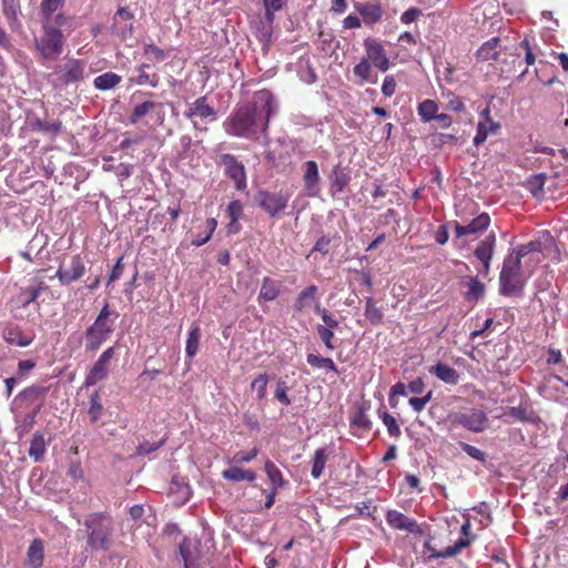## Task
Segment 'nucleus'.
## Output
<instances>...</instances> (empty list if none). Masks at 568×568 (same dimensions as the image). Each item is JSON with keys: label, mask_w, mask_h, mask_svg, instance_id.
<instances>
[{"label": "nucleus", "mask_w": 568, "mask_h": 568, "mask_svg": "<svg viewBox=\"0 0 568 568\" xmlns=\"http://www.w3.org/2000/svg\"><path fill=\"white\" fill-rule=\"evenodd\" d=\"M277 105L270 90L255 93L254 102L239 105L224 121L223 126L229 135L254 138L258 132L267 135L270 120L276 113Z\"/></svg>", "instance_id": "f257e3e1"}, {"label": "nucleus", "mask_w": 568, "mask_h": 568, "mask_svg": "<svg viewBox=\"0 0 568 568\" xmlns=\"http://www.w3.org/2000/svg\"><path fill=\"white\" fill-rule=\"evenodd\" d=\"M75 28L74 19L64 12L42 17V34L34 40L37 51L44 60H55L64 48L65 37L62 29L71 32Z\"/></svg>", "instance_id": "f03ea898"}, {"label": "nucleus", "mask_w": 568, "mask_h": 568, "mask_svg": "<svg viewBox=\"0 0 568 568\" xmlns=\"http://www.w3.org/2000/svg\"><path fill=\"white\" fill-rule=\"evenodd\" d=\"M119 313L112 311L109 303L105 302L93 324L84 333L85 349L88 352L98 351L110 338L115 329Z\"/></svg>", "instance_id": "7ed1b4c3"}, {"label": "nucleus", "mask_w": 568, "mask_h": 568, "mask_svg": "<svg viewBox=\"0 0 568 568\" xmlns=\"http://www.w3.org/2000/svg\"><path fill=\"white\" fill-rule=\"evenodd\" d=\"M85 67L87 62L84 60L67 58L54 65L53 71L48 75V80L55 89L68 87L84 79Z\"/></svg>", "instance_id": "20e7f679"}, {"label": "nucleus", "mask_w": 568, "mask_h": 568, "mask_svg": "<svg viewBox=\"0 0 568 568\" xmlns=\"http://www.w3.org/2000/svg\"><path fill=\"white\" fill-rule=\"evenodd\" d=\"M499 292L501 295L511 296L520 294L524 287L521 275V261L509 253L503 263L499 275Z\"/></svg>", "instance_id": "39448f33"}, {"label": "nucleus", "mask_w": 568, "mask_h": 568, "mask_svg": "<svg viewBox=\"0 0 568 568\" xmlns=\"http://www.w3.org/2000/svg\"><path fill=\"white\" fill-rule=\"evenodd\" d=\"M88 528V546L92 550H108L111 545V520L102 514H94L84 521Z\"/></svg>", "instance_id": "423d86ee"}, {"label": "nucleus", "mask_w": 568, "mask_h": 568, "mask_svg": "<svg viewBox=\"0 0 568 568\" xmlns=\"http://www.w3.org/2000/svg\"><path fill=\"white\" fill-rule=\"evenodd\" d=\"M452 426H462L465 429L479 434L489 426V418L485 410L477 407L466 408L462 412L452 413L448 416Z\"/></svg>", "instance_id": "0eeeda50"}, {"label": "nucleus", "mask_w": 568, "mask_h": 568, "mask_svg": "<svg viewBox=\"0 0 568 568\" xmlns=\"http://www.w3.org/2000/svg\"><path fill=\"white\" fill-rule=\"evenodd\" d=\"M258 206L270 216L276 217L281 215L288 205L290 194L280 192H271L260 190L255 195Z\"/></svg>", "instance_id": "6e6552de"}, {"label": "nucleus", "mask_w": 568, "mask_h": 568, "mask_svg": "<svg viewBox=\"0 0 568 568\" xmlns=\"http://www.w3.org/2000/svg\"><path fill=\"white\" fill-rule=\"evenodd\" d=\"M216 163L224 168V174L234 182L236 190L244 191L246 189V171L242 162L237 158L230 153H223L220 155Z\"/></svg>", "instance_id": "1a4fd4ad"}, {"label": "nucleus", "mask_w": 568, "mask_h": 568, "mask_svg": "<svg viewBox=\"0 0 568 568\" xmlns=\"http://www.w3.org/2000/svg\"><path fill=\"white\" fill-rule=\"evenodd\" d=\"M115 355V347H108L95 361L84 379V386H93L106 378L110 371V364Z\"/></svg>", "instance_id": "9d476101"}, {"label": "nucleus", "mask_w": 568, "mask_h": 568, "mask_svg": "<svg viewBox=\"0 0 568 568\" xmlns=\"http://www.w3.org/2000/svg\"><path fill=\"white\" fill-rule=\"evenodd\" d=\"M363 45L366 52V57L364 58L368 59V62L381 72H386L390 67V61L382 42L375 38L368 37L364 39Z\"/></svg>", "instance_id": "9b49d317"}, {"label": "nucleus", "mask_w": 568, "mask_h": 568, "mask_svg": "<svg viewBox=\"0 0 568 568\" xmlns=\"http://www.w3.org/2000/svg\"><path fill=\"white\" fill-rule=\"evenodd\" d=\"M385 518H386L387 524L393 529L403 530V531H406L414 536H423L424 535V530L422 529V527L418 525V523L414 518H410L398 510H395V509L388 510L385 515Z\"/></svg>", "instance_id": "f8f14e48"}, {"label": "nucleus", "mask_w": 568, "mask_h": 568, "mask_svg": "<svg viewBox=\"0 0 568 568\" xmlns=\"http://www.w3.org/2000/svg\"><path fill=\"white\" fill-rule=\"evenodd\" d=\"M354 8L362 17L363 23L367 27H373L376 23L381 22L385 13L379 0L356 2L354 4Z\"/></svg>", "instance_id": "ddd939ff"}, {"label": "nucleus", "mask_w": 568, "mask_h": 568, "mask_svg": "<svg viewBox=\"0 0 568 568\" xmlns=\"http://www.w3.org/2000/svg\"><path fill=\"white\" fill-rule=\"evenodd\" d=\"M84 273L85 265L83 263V260L79 254H77L71 257L68 267L60 265L55 273V276L62 285H70L71 283L81 278L84 275Z\"/></svg>", "instance_id": "4468645a"}, {"label": "nucleus", "mask_w": 568, "mask_h": 568, "mask_svg": "<svg viewBox=\"0 0 568 568\" xmlns=\"http://www.w3.org/2000/svg\"><path fill=\"white\" fill-rule=\"evenodd\" d=\"M462 537L454 544L445 548L443 551L433 552L432 556L436 558H448L459 554L464 548L468 547L474 540L475 535L470 532V521L467 518L460 528Z\"/></svg>", "instance_id": "2eb2a0df"}, {"label": "nucleus", "mask_w": 568, "mask_h": 568, "mask_svg": "<svg viewBox=\"0 0 568 568\" xmlns=\"http://www.w3.org/2000/svg\"><path fill=\"white\" fill-rule=\"evenodd\" d=\"M134 14L129 11L125 7H121L118 9L113 17L112 30L113 33L119 36L122 40H126L133 34V23Z\"/></svg>", "instance_id": "dca6fc26"}, {"label": "nucleus", "mask_w": 568, "mask_h": 568, "mask_svg": "<svg viewBox=\"0 0 568 568\" xmlns=\"http://www.w3.org/2000/svg\"><path fill=\"white\" fill-rule=\"evenodd\" d=\"M45 290H48V285L42 277L32 278L31 284L27 287H22L17 296L19 306L27 308L30 304L34 303Z\"/></svg>", "instance_id": "f3484780"}, {"label": "nucleus", "mask_w": 568, "mask_h": 568, "mask_svg": "<svg viewBox=\"0 0 568 568\" xmlns=\"http://www.w3.org/2000/svg\"><path fill=\"white\" fill-rule=\"evenodd\" d=\"M184 116L186 119H194L199 118L201 120L216 119V111L215 109L209 103L207 97L203 95L197 98L194 102L190 103L187 109L184 112Z\"/></svg>", "instance_id": "a211bd4d"}, {"label": "nucleus", "mask_w": 568, "mask_h": 568, "mask_svg": "<svg viewBox=\"0 0 568 568\" xmlns=\"http://www.w3.org/2000/svg\"><path fill=\"white\" fill-rule=\"evenodd\" d=\"M490 224V216L487 213L477 215L470 223L462 225L455 222V233L457 237L475 235L484 232Z\"/></svg>", "instance_id": "6ab92c4d"}, {"label": "nucleus", "mask_w": 568, "mask_h": 568, "mask_svg": "<svg viewBox=\"0 0 568 568\" xmlns=\"http://www.w3.org/2000/svg\"><path fill=\"white\" fill-rule=\"evenodd\" d=\"M318 287L314 284L306 286L296 296L293 303V311L297 314L310 308L312 305H320L317 298Z\"/></svg>", "instance_id": "aec40b11"}, {"label": "nucleus", "mask_w": 568, "mask_h": 568, "mask_svg": "<svg viewBox=\"0 0 568 568\" xmlns=\"http://www.w3.org/2000/svg\"><path fill=\"white\" fill-rule=\"evenodd\" d=\"M320 180L321 178L317 163L313 160L306 161L304 163L303 182L304 187L310 195L315 196L320 192Z\"/></svg>", "instance_id": "412c9836"}, {"label": "nucleus", "mask_w": 568, "mask_h": 568, "mask_svg": "<svg viewBox=\"0 0 568 568\" xmlns=\"http://www.w3.org/2000/svg\"><path fill=\"white\" fill-rule=\"evenodd\" d=\"M44 561V544L40 538L31 541L26 558L27 568H41Z\"/></svg>", "instance_id": "4be33fe9"}, {"label": "nucleus", "mask_w": 568, "mask_h": 568, "mask_svg": "<svg viewBox=\"0 0 568 568\" xmlns=\"http://www.w3.org/2000/svg\"><path fill=\"white\" fill-rule=\"evenodd\" d=\"M281 281L274 280L268 276L263 277L257 301L260 303L275 301L281 294Z\"/></svg>", "instance_id": "5701e85b"}, {"label": "nucleus", "mask_w": 568, "mask_h": 568, "mask_svg": "<svg viewBox=\"0 0 568 568\" xmlns=\"http://www.w3.org/2000/svg\"><path fill=\"white\" fill-rule=\"evenodd\" d=\"M150 68L148 63H142L136 68L138 75L128 79L129 84L133 85H149L156 88L160 83V77L156 72L149 73L146 70Z\"/></svg>", "instance_id": "b1692460"}, {"label": "nucleus", "mask_w": 568, "mask_h": 568, "mask_svg": "<svg viewBox=\"0 0 568 568\" xmlns=\"http://www.w3.org/2000/svg\"><path fill=\"white\" fill-rule=\"evenodd\" d=\"M428 372L448 385H457L459 382V373L452 366L442 362L429 367Z\"/></svg>", "instance_id": "393cba45"}, {"label": "nucleus", "mask_w": 568, "mask_h": 568, "mask_svg": "<svg viewBox=\"0 0 568 568\" xmlns=\"http://www.w3.org/2000/svg\"><path fill=\"white\" fill-rule=\"evenodd\" d=\"M2 337L8 344L17 345L20 347L29 346L34 339L33 334H23L19 326L6 327L2 332Z\"/></svg>", "instance_id": "a878e982"}, {"label": "nucleus", "mask_w": 568, "mask_h": 568, "mask_svg": "<svg viewBox=\"0 0 568 568\" xmlns=\"http://www.w3.org/2000/svg\"><path fill=\"white\" fill-rule=\"evenodd\" d=\"M500 52V39L498 37H494L481 44L476 52V57L479 61H495L499 57Z\"/></svg>", "instance_id": "bb28decb"}, {"label": "nucleus", "mask_w": 568, "mask_h": 568, "mask_svg": "<svg viewBox=\"0 0 568 568\" xmlns=\"http://www.w3.org/2000/svg\"><path fill=\"white\" fill-rule=\"evenodd\" d=\"M489 113L490 112L488 109H485L481 113V115L485 116L486 122H479L477 124V131L474 136V144L476 146L483 144L487 140L489 131L495 132V130L499 126L490 119Z\"/></svg>", "instance_id": "cd10ccee"}, {"label": "nucleus", "mask_w": 568, "mask_h": 568, "mask_svg": "<svg viewBox=\"0 0 568 568\" xmlns=\"http://www.w3.org/2000/svg\"><path fill=\"white\" fill-rule=\"evenodd\" d=\"M505 414L523 423H534L537 419L530 406L523 402L516 407H508Z\"/></svg>", "instance_id": "c85d7f7f"}, {"label": "nucleus", "mask_w": 568, "mask_h": 568, "mask_svg": "<svg viewBox=\"0 0 568 568\" xmlns=\"http://www.w3.org/2000/svg\"><path fill=\"white\" fill-rule=\"evenodd\" d=\"M222 477L225 480L234 481V483H239V481H243V480L253 483L256 479V474H255V471H253L251 469H243L237 466H232L222 471Z\"/></svg>", "instance_id": "c756f323"}, {"label": "nucleus", "mask_w": 568, "mask_h": 568, "mask_svg": "<svg viewBox=\"0 0 568 568\" xmlns=\"http://www.w3.org/2000/svg\"><path fill=\"white\" fill-rule=\"evenodd\" d=\"M496 246V234L489 233L483 241L479 242L474 251L477 260H491Z\"/></svg>", "instance_id": "7c9ffc66"}, {"label": "nucleus", "mask_w": 568, "mask_h": 568, "mask_svg": "<svg viewBox=\"0 0 568 568\" xmlns=\"http://www.w3.org/2000/svg\"><path fill=\"white\" fill-rule=\"evenodd\" d=\"M161 108L162 103H156L153 101H144L142 103H139L134 105V108L132 109V112L129 116V123L136 124L145 115Z\"/></svg>", "instance_id": "2f4dec72"}, {"label": "nucleus", "mask_w": 568, "mask_h": 568, "mask_svg": "<svg viewBox=\"0 0 568 568\" xmlns=\"http://www.w3.org/2000/svg\"><path fill=\"white\" fill-rule=\"evenodd\" d=\"M121 80H122V78L119 74L109 71V72L98 75L93 80V85L97 90L106 91V90L113 89L116 85H119Z\"/></svg>", "instance_id": "473e14b6"}, {"label": "nucleus", "mask_w": 568, "mask_h": 568, "mask_svg": "<svg viewBox=\"0 0 568 568\" xmlns=\"http://www.w3.org/2000/svg\"><path fill=\"white\" fill-rule=\"evenodd\" d=\"M201 338V328L199 324L194 323L187 334L186 345H185V354L186 357L193 358L199 352Z\"/></svg>", "instance_id": "72a5a7b5"}, {"label": "nucleus", "mask_w": 568, "mask_h": 568, "mask_svg": "<svg viewBox=\"0 0 568 568\" xmlns=\"http://www.w3.org/2000/svg\"><path fill=\"white\" fill-rule=\"evenodd\" d=\"M365 317L371 322L372 325H381L384 322V313L382 308L376 305L373 297H366L365 300Z\"/></svg>", "instance_id": "f704fd0d"}, {"label": "nucleus", "mask_w": 568, "mask_h": 568, "mask_svg": "<svg viewBox=\"0 0 568 568\" xmlns=\"http://www.w3.org/2000/svg\"><path fill=\"white\" fill-rule=\"evenodd\" d=\"M351 181L349 174L343 170L335 168L331 175V189L334 193H341Z\"/></svg>", "instance_id": "c9c22d12"}, {"label": "nucleus", "mask_w": 568, "mask_h": 568, "mask_svg": "<svg viewBox=\"0 0 568 568\" xmlns=\"http://www.w3.org/2000/svg\"><path fill=\"white\" fill-rule=\"evenodd\" d=\"M327 453L325 448H318L314 452L312 457V470L311 475L313 478L317 479L322 476L326 462H327Z\"/></svg>", "instance_id": "e433bc0d"}, {"label": "nucleus", "mask_w": 568, "mask_h": 568, "mask_svg": "<svg viewBox=\"0 0 568 568\" xmlns=\"http://www.w3.org/2000/svg\"><path fill=\"white\" fill-rule=\"evenodd\" d=\"M372 63L368 62V59L362 58L357 64L353 68V73L362 82H371L376 83V79H373V69Z\"/></svg>", "instance_id": "4c0bfd02"}, {"label": "nucleus", "mask_w": 568, "mask_h": 568, "mask_svg": "<svg viewBox=\"0 0 568 568\" xmlns=\"http://www.w3.org/2000/svg\"><path fill=\"white\" fill-rule=\"evenodd\" d=\"M306 362L308 365L315 368H324L326 371L333 372L335 374H339L335 363L329 357H322L316 354H307Z\"/></svg>", "instance_id": "58836bf2"}, {"label": "nucleus", "mask_w": 568, "mask_h": 568, "mask_svg": "<svg viewBox=\"0 0 568 568\" xmlns=\"http://www.w3.org/2000/svg\"><path fill=\"white\" fill-rule=\"evenodd\" d=\"M438 104L434 100H425L418 104L417 113L423 122H430L437 116Z\"/></svg>", "instance_id": "ea45409f"}, {"label": "nucleus", "mask_w": 568, "mask_h": 568, "mask_svg": "<svg viewBox=\"0 0 568 568\" xmlns=\"http://www.w3.org/2000/svg\"><path fill=\"white\" fill-rule=\"evenodd\" d=\"M485 293V285L476 277H468L467 282V291L465 292V297L468 301H477L483 297Z\"/></svg>", "instance_id": "a19ab883"}, {"label": "nucleus", "mask_w": 568, "mask_h": 568, "mask_svg": "<svg viewBox=\"0 0 568 568\" xmlns=\"http://www.w3.org/2000/svg\"><path fill=\"white\" fill-rule=\"evenodd\" d=\"M264 470L273 488L278 489L284 486L285 481L283 479L282 471L273 462L266 460L264 465Z\"/></svg>", "instance_id": "79ce46f5"}, {"label": "nucleus", "mask_w": 568, "mask_h": 568, "mask_svg": "<svg viewBox=\"0 0 568 568\" xmlns=\"http://www.w3.org/2000/svg\"><path fill=\"white\" fill-rule=\"evenodd\" d=\"M103 412H104V408H103V405L101 403V397H100L99 390H95L90 396V406H89V409H88L90 422L92 424L97 423L101 418V416L103 415Z\"/></svg>", "instance_id": "37998d69"}, {"label": "nucleus", "mask_w": 568, "mask_h": 568, "mask_svg": "<svg viewBox=\"0 0 568 568\" xmlns=\"http://www.w3.org/2000/svg\"><path fill=\"white\" fill-rule=\"evenodd\" d=\"M45 453V442L43 435L37 433L33 435L30 448L29 456L34 458L36 462L40 460Z\"/></svg>", "instance_id": "c03bdc74"}, {"label": "nucleus", "mask_w": 568, "mask_h": 568, "mask_svg": "<svg viewBox=\"0 0 568 568\" xmlns=\"http://www.w3.org/2000/svg\"><path fill=\"white\" fill-rule=\"evenodd\" d=\"M541 250H542L541 242H539V241H530V242H528L526 244L519 245L511 253H514L515 257H519V260L521 261V258L526 257L527 255H529L531 253L540 254Z\"/></svg>", "instance_id": "a18cd8bd"}, {"label": "nucleus", "mask_w": 568, "mask_h": 568, "mask_svg": "<svg viewBox=\"0 0 568 568\" xmlns=\"http://www.w3.org/2000/svg\"><path fill=\"white\" fill-rule=\"evenodd\" d=\"M143 55L151 62H162L168 58V53L153 43L144 44Z\"/></svg>", "instance_id": "49530a36"}, {"label": "nucleus", "mask_w": 568, "mask_h": 568, "mask_svg": "<svg viewBox=\"0 0 568 568\" xmlns=\"http://www.w3.org/2000/svg\"><path fill=\"white\" fill-rule=\"evenodd\" d=\"M64 2H65V0H41V2H40L41 17H50L52 14L58 13V10L63 7Z\"/></svg>", "instance_id": "de8ad7c7"}, {"label": "nucleus", "mask_w": 568, "mask_h": 568, "mask_svg": "<svg viewBox=\"0 0 568 568\" xmlns=\"http://www.w3.org/2000/svg\"><path fill=\"white\" fill-rule=\"evenodd\" d=\"M49 388L42 385H31L26 387L20 395L28 400H36L39 398H43L48 393Z\"/></svg>", "instance_id": "09e8293b"}, {"label": "nucleus", "mask_w": 568, "mask_h": 568, "mask_svg": "<svg viewBox=\"0 0 568 568\" xmlns=\"http://www.w3.org/2000/svg\"><path fill=\"white\" fill-rule=\"evenodd\" d=\"M216 226H217V221L214 217L207 219L206 222H205V230H206L205 235L204 236H196L195 239H193L192 240V245H194V246H202L203 244L209 242L210 239L212 237Z\"/></svg>", "instance_id": "8fccbe9b"}, {"label": "nucleus", "mask_w": 568, "mask_h": 568, "mask_svg": "<svg viewBox=\"0 0 568 568\" xmlns=\"http://www.w3.org/2000/svg\"><path fill=\"white\" fill-rule=\"evenodd\" d=\"M268 376L266 374L257 375L251 383V388L256 390L257 399L262 400L266 396Z\"/></svg>", "instance_id": "3c124183"}, {"label": "nucleus", "mask_w": 568, "mask_h": 568, "mask_svg": "<svg viewBox=\"0 0 568 568\" xmlns=\"http://www.w3.org/2000/svg\"><path fill=\"white\" fill-rule=\"evenodd\" d=\"M265 18L267 21H273L274 12L282 10L288 0H262Z\"/></svg>", "instance_id": "603ef678"}, {"label": "nucleus", "mask_w": 568, "mask_h": 568, "mask_svg": "<svg viewBox=\"0 0 568 568\" xmlns=\"http://www.w3.org/2000/svg\"><path fill=\"white\" fill-rule=\"evenodd\" d=\"M528 190L532 193L534 196H539L542 193L545 185V175L544 174H535L531 175L526 183Z\"/></svg>", "instance_id": "864d4df0"}, {"label": "nucleus", "mask_w": 568, "mask_h": 568, "mask_svg": "<svg viewBox=\"0 0 568 568\" xmlns=\"http://www.w3.org/2000/svg\"><path fill=\"white\" fill-rule=\"evenodd\" d=\"M381 417L383 419L384 425L387 428V432H388L389 436H392V437H399L402 432H400V428H399V426L397 424L396 418L394 416H392L387 412L381 413Z\"/></svg>", "instance_id": "5fc2aeb1"}, {"label": "nucleus", "mask_w": 568, "mask_h": 568, "mask_svg": "<svg viewBox=\"0 0 568 568\" xmlns=\"http://www.w3.org/2000/svg\"><path fill=\"white\" fill-rule=\"evenodd\" d=\"M257 455H258V448L257 447H253L248 452H237V453H235L233 455V457L230 459V463L235 464V465L250 463L251 460L256 458Z\"/></svg>", "instance_id": "6e6d98bb"}, {"label": "nucleus", "mask_w": 568, "mask_h": 568, "mask_svg": "<svg viewBox=\"0 0 568 568\" xmlns=\"http://www.w3.org/2000/svg\"><path fill=\"white\" fill-rule=\"evenodd\" d=\"M316 313L321 316L323 321V325H318L317 327H327L329 329L336 328L338 326V321L332 316L327 310L322 308L321 305H316Z\"/></svg>", "instance_id": "4d7b16f0"}, {"label": "nucleus", "mask_w": 568, "mask_h": 568, "mask_svg": "<svg viewBox=\"0 0 568 568\" xmlns=\"http://www.w3.org/2000/svg\"><path fill=\"white\" fill-rule=\"evenodd\" d=\"M316 333L327 349L333 351L335 348V345L333 344V339L335 337L333 329L327 327H316Z\"/></svg>", "instance_id": "13d9d810"}, {"label": "nucleus", "mask_w": 568, "mask_h": 568, "mask_svg": "<svg viewBox=\"0 0 568 568\" xmlns=\"http://www.w3.org/2000/svg\"><path fill=\"white\" fill-rule=\"evenodd\" d=\"M459 446L469 457H471L478 462L486 460V454L483 450H480L479 448H477L470 444L464 443V442H460Z\"/></svg>", "instance_id": "bf43d9fd"}, {"label": "nucleus", "mask_w": 568, "mask_h": 568, "mask_svg": "<svg viewBox=\"0 0 568 568\" xmlns=\"http://www.w3.org/2000/svg\"><path fill=\"white\" fill-rule=\"evenodd\" d=\"M288 387L284 381H278L275 389V398L285 406L291 404V398L287 395Z\"/></svg>", "instance_id": "052dcab7"}, {"label": "nucleus", "mask_w": 568, "mask_h": 568, "mask_svg": "<svg viewBox=\"0 0 568 568\" xmlns=\"http://www.w3.org/2000/svg\"><path fill=\"white\" fill-rule=\"evenodd\" d=\"M226 211L230 220L237 222L243 213V205L240 200H233L229 203Z\"/></svg>", "instance_id": "680f3d73"}, {"label": "nucleus", "mask_w": 568, "mask_h": 568, "mask_svg": "<svg viewBox=\"0 0 568 568\" xmlns=\"http://www.w3.org/2000/svg\"><path fill=\"white\" fill-rule=\"evenodd\" d=\"M38 129L43 132L58 134L61 131L62 124L60 121H38Z\"/></svg>", "instance_id": "e2e57ef3"}, {"label": "nucleus", "mask_w": 568, "mask_h": 568, "mask_svg": "<svg viewBox=\"0 0 568 568\" xmlns=\"http://www.w3.org/2000/svg\"><path fill=\"white\" fill-rule=\"evenodd\" d=\"M447 109L458 113L466 110L463 99L453 93L448 95Z\"/></svg>", "instance_id": "0e129e2a"}, {"label": "nucleus", "mask_w": 568, "mask_h": 568, "mask_svg": "<svg viewBox=\"0 0 568 568\" xmlns=\"http://www.w3.org/2000/svg\"><path fill=\"white\" fill-rule=\"evenodd\" d=\"M396 92V80L394 75H386L382 84V93L385 97H392Z\"/></svg>", "instance_id": "69168bd1"}, {"label": "nucleus", "mask_w": 568, "mask_h": 568, "mask_svg": "<svg viewBox=\"0 0 568 568\" xmlns=\"http://www.w3.org/2000/svg\"><path fill=\"white\" fill-rule=\"evenodd\" d=\"M329 250H331V239L327 236H322L316 241L315 245L312 248V253L320 252L323 255H326V254H328Z\"/></svg>", "instance_id": "338daca9"}, {"label": "nucleus", "mask_w": 568, "mask_h": 568, "mask_svg": "<svg viewBox=\"0 0 568 568\" xmlns=\"http://www.w3.org/2000/svg\"><path fill=\"white\" fill-rule=\"evenodd\" d=\"M422 14V11L418 8H409L400 16V21L404 24H409L415 22L419 16Z\"/></svg>", "instance_id": "774afa93"}]
</instances>
